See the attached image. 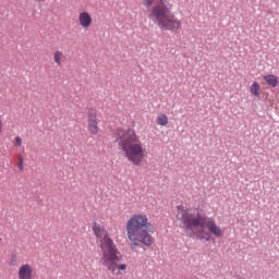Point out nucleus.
Masks as SVG:
<instances>
[{
    "instance_id": "16",
    "label": "nucleus",
    "mask_w": 279,
    "mask_h": 279,
    "mask_svg": "<svg viewBox=\"0 0 279 279\" xmlns=\"http://www.w3.org/2000/svg\"><path fill=\"white\" fill-rule=\"evenodd\" d=\"M146 5H151V2H147V4Z\"/></svg>"
},
{
    "instance_id": "10",
    "label": "nucleus",
    "mask_w": 279,
    "mask_h": 279,
    "mask_svg": "<svg viewBox=\"0 0 279 279\" xmlns=\"http://www.w3.org/2000/svg\"><path fill=\"white\" fill-rule=\"evenodd\" d=\"M263 80L270 86V88H276L279 84L278 77L274 74H266Z\"/></svg>"
},
{
    "instance_id": "7",
    "label": "nucleus",
    "mask_w": 279,
    "mask_h": 279,
    "mask_svg": "<svg viewBox=\"0 0 279 279\" xmlns=\"http://www.w3.org/2000/svg\"><path fill=\"white\" fill-rule=\"evenodd\" d=\"M19 279H33L34 278V267L29 264H23L17 270Z\"/></svg>"
},
{
    "instance_id": "1",
    "label": "nucleus",
    "mask_w": 279,
    "mask_h": 279,
    "mask_svg": "<svg viewBox=\"0 0 279 279\" xmlns=\"http://www.w3.org/2000/svg\"><path fill=\"white\" fill-rule=\"evenodd\" d=\"M177 219L181 228L192 232L198 241H210V236L221 239L226 231L215 220H206V214L197 207L177 206Z\"/></svg>"
},
{
    "instance_id": "3",
    "label": "nucleus",
    "mask_w": 279,
    "mask_h": 279,
    "mask_svg": "<svg viewBox=\"0 0 279 279\" xmlns=\"http://www.w3.org/2000/svg\"><path fill=\"white\" fill-rule=\"evenodd\" d=\"M125 230L131 250H136L141 243L145 247L154 245V225L146 214H133L126 221Z\"/></svg>"
},
{
    "instance_id": "6",
    "label": "nucleus",
    "mask_w": 279,
    "mask_h": 279,
    "mask_svg": "<svg viewBox=\"0 0 279 279\" xmlns=\"http://www.w3.org/2000/svg\"><path fill=\"white\" fill-rule=\"evenodd\" d=\"M87 130L89 134L97 136L99 134V120L97 119V110L89 109L87 112Z\"/></svg>"
},
{
    "instance_id": "14",
    "label": "nucleus",
    "mask_w": 279,
    "mask_h": 279,
    "mask_svg": "<svg viewBox=\"0 0 279 279\" xmlns=\"http://www.w3.org/2000/svg\"><path fill=\"white\" fill-rule=\"evenodd\" d=\"M17 169H20V171H23V169H24L22 156H20V158H19Z\"/></svg>"
},
{
    "instance_id": "5",
    "label": "nucleus",
    "mask_w": 279,
    "mask_h": 279,
    "mask_svg": "<svg viewBox=\"0 0 279 279\" xmlns=\"http://www.w3.org/2000/svg\"><path fill=\"white\" fill-rule=\"evenodd\" d=\"M149 19L159 29L175 32L182 27V22L171 12V7L165 2H157L151 7Z\"/></svg>"
},
{
    "instance_id": "13",
    "label": "nucleus",
    "mask_w": 279,
    "mask_h": 279,
    "mask_svg": "<svg viewBox=\"0 0 279 279\" xmlns=\"http://www.w3.org/2000/svg\"><path fill=\"white\" fill-rule=\"evenodd\" d=\"M23 145V138H21V136H16L14 138V146L15 147H21Z\"/></svg>"
},
{
    "instance_id": "2",
    "label": "nucleus",
    "mask_w": 279,
    "mask_h": 279,
    "mask_svg": "<svg viewBox=\"0 0 279 279\" xmlns=\"http://www.w3.org/2000/svg\"><path fill=\"white\" fill-rule=\"evenodd\" d=\"M92 230L101 251L100 265L113 275L117 274V270L125 271L128 265L119 264V260H121L119 248H117V244H114L106 228L99 225V222H94Z\"/></svg>"
},
{
    "instance_id": "9",
    "label": "nucleus",
    "mask_w": 279,
    "mask_h": 279,
    "mask_svg": "<svg viewBox=\"0 0 279 279\" xmlns=\"http://www.w3.org/2000/svg\"><path fill=\"white\" fill-rule=\"evenodd\" d=\"M52 60L57 66H62L64 64V61L66 60V57L64 56V52L62 50H56L52 53Z\"/></svg>"
},
{
    "instance_id": "4",
    "label": "nucleus",
    "mask_w": 279,
    "mask_h": 279,
    "mask_svg": "<svg viewBox=\"0 0 279 279\" xmlns=\"http://www.w3.org/2000/svg\"><path fill=\"white\" fill-rule=\"evenodd\" d=\"M116 143H118L126 160L135 167L143 165V160L147 158V148L134 129H118Z\"/></svg>"
},
{
    "instance_id": "8",
    "label": "nucleus",
    "mask_w": 279,
    "mask_h": 279,
    "mask_svg": "<svg viewBox=\"0 0 279 279\" xmlns=\"http://www.w3.org/2000/svg\"><path fill=\"white\" fill-rule=\"evenodd\" d=\"M78 24L82 29H88L93 25V16L88 12L83 11L78 14Z\"/></svg>"
},
{
    "instance_id": "12",
    "label": "nucleus",
    "mask_w": 279,
    "mask_h": 279,
    "mask_svg": "<svg viewBox=\"0 0 279 279\" xmlns=\"http://www.w3.org/2000/svg\"><path fill=\"white\" fill-rule=\"evenodd\" d=\"M157 125L166 126L169 125V117L165 113H160L156 118Z\"/></svg>"
},
{
    "instance_id": "11",
    "label": "nucleus",
    "mask_w": 279,
    "mask_h": 279,
    "mask_svg": "<svg viewBox=\"0 0 279 279\" xmlns=\"http://www.w3.org/2000/svg\"><path fill=\"white\" fill-rule=\"evenodd\" d=\"M250 93L252 97H260V84H258V82H254L250 86Z\"/></svg>"
},
{
    "instance_id": "15",
    "label": "nucleus",
    "mask_w": 279,
    "mask_h": 279,
    "mask_svg": "<svg viewBox=\"0 0 279 279\" xmlns=\"http://www.w3.org/2000/svg\"><path fill=\"white\" fill-rule=\"evenodd\" d=\"M3 134V118L0 116V135Z\"/></svg>"
}]
</instances>
